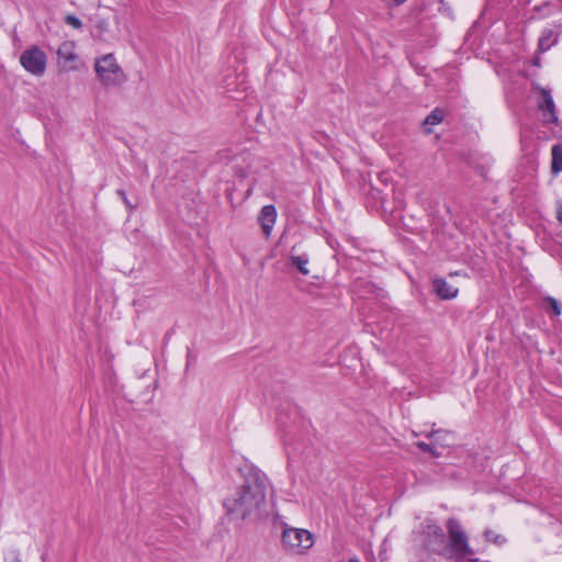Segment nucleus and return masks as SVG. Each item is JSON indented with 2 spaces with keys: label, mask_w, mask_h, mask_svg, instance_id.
<instances>
[{
  "label": "nucleus",
  "mask_w": 562,
  "mask_h": 562,
  "mask_svg": "<svg viewBox=\"0 0 562 562\" xmlns=\"http://www.w3.org/2000/svg\"><path fill=\"white\" fill-rule=\"evenodd\" d=\"M117 194L122 198V200L124 199V195H126L125 191L122 189L117 190Z\"/></svg>",
  "instance_id": "obj_27"
},
{
  "label": "nucleus",
  "mask_w": 562,
  "mask_h": 562,
  "mask_svg": "<svg viewBox=\"0 0 562 562\" xmlns=\"http://www.w3.org/2000/svg\"><path fill=\"white\" fill-rule=\"evenodd\" d=\"M109 22L105 19H98L93 26V36L99 41L105 42L108 40L106 35L109 34Z\"/></svg>",
  "instance_id": "obj_13"
},
{
  "label": "nucleus",
  "mask_w": 562,
  "mask_h": 562,
  "mask_svg": "<svg viewBox=\"0 0 562 562\" xmlns=\"http://www.w3.org/2000/svg\"><path fill=\"white\" fill-rule=\"evenodd\" d=\"M244 482L223 502L227 515L246 519L256 515L266 504L268 477L254 465L243 471Z\"/></svg>",
  "instance_id": "obj_1"
},
{
  "label": "nucleus",
  "mask_w": 562,
  "mask_h": 562,
  "mask_svg": "<svg viewBox=\"0 0 562 562\" xmlns=\"http://www.w3.org/2000/svg\"><path fill=\"white\" fill-rule=\"evenodd\" d=\"M123 203H124V204H125V206H126L128 210H131V211H132V210H135V209L137 207V203H134V204H133V203L128 200L127 195H124Z\"/></svg>",
  "instance_id": "obj_21"
},
{
  "label": "nucleus",
  "mask_w": 562,
  "mask_h": 562,
  "mask_svg": "<svg viewBox=\"0 0 562 562\" xmlns=\"http://www.w3.org/2000/svg\"><path fill=\"white\" fill-rule=\"evenodd\" d=\"M551 172L557 176L562 171V145L557 144L551 149Z\"/></svg>",
  "instance_id": "obj_11"
},
{
  "label": "nucleus",
  "mask_w": 562,
  "mask_h": 562,
  "mask_svg": "<svg viewBox=\"0 0 562 562\" xmlns=\"http://www.w3.org/2000/svg\"><path fill=\"white\" fill-rule=\"evenodd\" d=\"M445 111L440 108L434 109L424 120V125H437L445 119Z\"/></svg>",
  "instance_id": "obj_16"
},
{
  "label": "nucleus",
  "mask_w": 562,
  "mask_h": 562,
  "mask_svg": "<svg viewBox=\"0 0 562 562\" xmlns=\"http://www.w3.org/2000/svg\"><path fill=\"white\" fill-rule=\"evenodd\" d=\"M277 221V209L273 204H267L261 207L258 216L257 222L260 225L262 229V234L266 238H269L273 226Z\"/></svg>",
  "instance_id": "obj_9"
},
{
  "label": "nucleus",
  "mask_w": 562,
  "mask_h": 562,
  "mask_svg": "<svg viewBox=\"0 0 562 562\" xmlns=\"http://www.w3.org/2000/svg\"><path fill=\"white\" fill-rule=\"evenodd\" d=\"M291 263L304 276L308 274L310 271L307 269L308 257L307 255H292L290 257Z\"/></svg>",
  "instance_id": "obj_14"
},
{
  "label": "nucleus",
  "mask_w": 562,
  "mask_h": 562,
  "mask_svg": "<svg viewBox=\"0 0 562 562\" xmlns=\"http://www.w3.org/2000/svg\"><path fill=\"white\" fill-rule=\"evenodd\" d=\"M94 70L98 79L104 87H119L126 81V76L116 63L113 54H106L95 59Z\"/></svg>",
  "instance_id": "obj_3"
},
{
  "label": "nucleus",
  "mask_w": 562,
  "mask_h": 562,
  "mask_svg": "<svg viewBox=\"0 0 562 562\" xmlns=\"http://www.w3.org/2000/svg\"><path fill=\"white\" fill-rule=\"evenodd\" d=\"M419 536L429 552L442 555L447 548L446 535L439 525L432 519H425L420 525Z\"/></svg>",
  "instance_id": "obj_5"
},
{
  "label": "nucleus",
  "mask_w": 562,
  "mask_h": 562,
  "mask_svg": "<svg viewBox=\"0 0 562 562\" xmlns=\"http://www.w3.org/2000/svg\"><path fill=\"white\" fill-rule=\"evenodd\" d=\"M542 310L553 316H560L562 312L560 303L553 297H547L542 301Z\"/></svg>",
  "instance_id": "obj_15"
},
{
  "label": "nucleus",
  "mask_w": 562,
  "mask_h": 562,
  "mask_svg": "<svg viewBox=\"0 0 562 562\" xmlns=\"http://www.w3.org/2000/svg\"><path fill=\"white\" fill-rule=\"evenodd\" d=\"M65 22L75 29H81V26H82L80 19L72 14L66 15Z\"/></svg>",
  "instance_id": "obj_20"
},
{
  "label": "nucleus",
  "mask_w": 562,
  "mask_h": 562,
  "mask_svg": "<svg viewBox=\"0 0 562 562\" xmlns=\"http://www.w3.org/2000/svg\"><path fill=\"white\" fill-rule=\"evenodd\" d=\"M20 64L31 75L42 77L46 71L47 57L38 46H32L20 55Z\"/></svg>",
  "instance_id": "obj_6"
},
{
  "label": "nucleus",
  "mask_w": 562,
  "mask_h": 562,
  "mask_svg": "<svg viewBox=\"0 0 562 562\" xmlns=\"http://www.w3.org/2000/svg\"><path fill=\"white\" fill-rule=\"evenodd\" d=\"M426 436L428 438H430L434 441V443L445 446V445H448L447 437L450 436V432L447 430L439 429V430H431Z\"/></svg>",
  "instance_id": "obj_17"
},
{
  "label": "nucleus",
  "mask_w": 562,
  "mask_h": 562,
  "mask_svg": "<svg viewBox=\"0 0 562 562\" xmlns=\"http://www.w3.org/2000/svg\"><path fill=\"white\" fill-rule=\"evenodd\" d=\"M11 562H22V561H21V559H20L19 554H18V553H15V554L13 555V558H12Z\"/></svg>",
  "instance_id": "obj_25"
},
{
  "label": "nucleus",
  "mask_w": 562,
  "mask_h": 562,
  "mask_svg": "<svg viewBox=\"0 0 562 562\" xmlns=\"http://www.w3.org/2000/svg\"><path fill=\"white\" fill-rule=\"evenodd\" d=\"M58 65L65 71L76 69L74 63L78 56L75 53V43L70 41L63 42L57 49Z\"/></svg>",
  "instance_id": "obj_8"
},
{
  "label": "nucleus",
  "mask_w": 562,
  "mask_h": 562,
  "mask_svg": "<svg viewBox=\"0 0 562 562\" xmlns=\"http://www.w3.org/2000/svg\"><path fill=\"white\" fill-rule=\"evenodd\" d=\"M557 217H558V221H559L560 223H562V203H561V204H559V209H558V215H557Z\"/></svg>",
  "instance_id": "obj_23"
},
{
  "label": "nucleus",
  "mask_w": 562,
  "mask_h": 562,
  "mask_svg": "<svg viewBox=\"0 0 562 562\" xmlns=\"http://www.w3.org/2000/svg\"><path fill=\"white\" fill-rule=\"evenodd\" d=\"M557 43V35L552 30H546L538 41V49L541 53L547 52Z\"/></svg>",
  "instance_id": "obj_12"
},
{
  "label": "nucleus",
  "mask_w": 562,
  "mask_h": 562,
  "mask_svg": "<svg viewBox=\"0 0 562 562\" xmlns=\"http://www.w3.org/2000/svg\"><path fill=\"white\" fill-rule=\"evenodd\" d=\"M236 175H237L238 177L244 178V177H246V176H247V172H245L244 170H239V171H236Z\"/></svg>",
  "instance_id": "obj_26"
},
{
  "label": "nucleus",
  "mask_w": 562,
  "mask_h": 562,
  "mask_svg": "<svg viewBox=\"0 0 562 562\" xmlns=\"http://www.w3.org/2000/svg\"><path fill=\"white\" fill-rule=\"evenodd\" d=\"M281 541L285 550L295 554H305L314 544V536L306 529L284 526Z\"/></svg>",
  "instance_id": "obj_4"
},
{
  "label": "nucleus",
  "mask_w": 562,
  "mask_h": 562,
  "mask_svg": "<svg viewBox=\"0 0 562 562\" xmlns=\"http://www.w3.org/2000/svg\"><path fill=\"white\" fill-rule=\"evenodd\" d=\"M348 562H360L358 559L353 558V559H350Z\"/></svg>",
  "instance_id": "obj_28"
},
{
  "label": "nucleus",
  "mask_w": 562,
  "mask_h": 562,
  "mask_svg": "<svg viewBox=\"0 0 562 562\" xmlns=\"http://www.w3.org/2000/svg\"><path fill=\"white\" fill-rule=\"evenodd\" d=\"M446 528L448 530V539L446 538L447 548L442 555L456 562H462L468 555H472L473 550L469 546V537L461 524L454 518H449L446 522Z\"/></svg>",
  "instance_id": "obj_2"
},
{
  "label": "nucleus",
  "mask_w": 562,
  "mask_h": 562,
  "mask_svg": "<svg viewBox=\"0 0 562 562\" xmlns=\"http://www.w3.org/2000/svg\"><path fill=\"white\" fill-rule=\"evenodd\" d=\"M432 291L442 300L454 299L459 292L458 288L448 283L443 278L432 280Z\"/></svg>",
  "instance_id": "obj_10"
},
{
  "label": "nucleus",
  "mask_w": 562,
  "mask_h": 562,
  "mask_svg": "<svg viewBox=\"0 0 562 562\" xmlns=\"http://www.w3.org/2000/svg\"><path fill=\"white\" fill-rule=\"evenodd\" d=\"M416 446H417L422 451H424V452H428V453H430L431 456H434V457H436V458H437V457H439V454H440L438 451H436V450H435V448H434L431 445L426 443V442H424V441H418V442H416Z\"/></svg>",
  "instance_id": "obj_19"
},
{
  "label": "nucleus",
  "mask_w": 562,
  "mask_h": 562,
  "mask_svg": "<svg viewBox=\"0 0 562 562\" xmlns=\"http://www.w3.org/2000/svg\"><path fill=\"white\" fill-rule=\"evenodd\" d=\"M542 100L538 103V109L542 115L544 124H558L555 103L549 90L541 89Z\"/></svg>",
  "instance_id": "obj_7"
},
{
  "label": "nucleus",
  "mask_w": 562,
  "mask_h": 562,
  "mask_svg": "<svg viewBox=\"0 0 562 562\" xmlns=\"http://www.w3.org/2000/svg\"><path fill=\"white\" fill-rule=\"evenodd\" d=\"M462 562H490V561H481L477 558H470L468 560L464 559Z\"/></svg>",
  "instance_id": "obj_24"
},
{
  "label": "nucleus",
  "mask_w": 562,
  "mask_h": 562,
  "mask_svg": "<svg viewBox=\"0 0 562 562\" xmlns=\"http://www.w3.org/2000/svg\"><path fill=\"white\" fill-rule=\"evenodd\" d=\"M484 537L486 541L492 542L496 546H504L507 541V539L503 535L496 533L492 529H486L484 531Z\"/></svg>",
  "instance_id": "obj_18"
},
{
  "label": "nucleus",
  "mask_w": 562,
  "mask_h": 562,
  "mask_svg": "<svg viewBox=\"0 0 562 562\" xmlns=\"http://www.w3.org/2000/svg\"><path fill=\"white\" fill-rule=\"evenodd\" d=\"M367 286H368V289H369V292H376V294H378V295H381V293L383 292V290H382V289L376 288V286H375V285H373V284L368 283V284H367Z\"/></svg>",
  "instance_id": "obj_22"
}]
</instances>
